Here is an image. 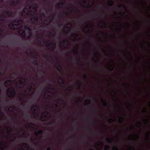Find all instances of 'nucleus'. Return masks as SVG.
<instances>
[{
    "label": "nucleus",
    "instance_id": "7ed1b4c3",
    "mask_svg": "<svg viewBox=\"0 0 150 150\" xmlns=\"http://www.w3.org/2000/svg\"><path fill=\"white\" fill-rule=\"evenodd\" d=\"M68 29L69 30L68 32H66V34L68 35H69H69H70L71 37L73 38L72 39V40L73 41L75 42L77 41L78 38L79 36V35L76 34L75 33L71 32L70 31V29L69 28V27H68Z\"/></svg>",
    "mask_w": 150,
    "mask_h": 150
},
{
    "label": "nucleus",
    "instance_id": "4468645a",
    "mask_svg": "<svg viewBox=\"0 0 150 150\" xmlns=\"http://www.w3.org/2000/svg\"><path fill=\"white\" fill-rule=\"evenodd\" d=\"M57 70L59 72H60L62 69L61 65L59 64H57V66L56 67Z\"/></svg>",
    "mask_w": 150,
    "mask_h": 150
},
{
    "label": "nucleus",
    "instance_id": "bb28decb",
    "mask_svg": "<svg viewBox=\"0 0 150 150\" xmlns=\"http://www.w3.org/2000/svg\"><path fill=\"white\" fill-rule=\"evenodd\" d=\"M98 55V53L97 52H96L93 55L95 57H97Z\"/></svg>",
    "mask_w": 150,
    "mask_h": 150
},
{
    "label": "nucleus",
    "instance_id": "0e129e2a",
    "mask_svg": "<svg viewBox=\"0 0 150 150\" xmlns=\"http://www.w3.org/2000/svg\"><path fill=\"white\" fill-rule=\"evenodd\" d=\"M93 100H94V101L95 102H96L97 103V101L94 98H93Z\"/></svg>",
    "mask_w": 150,
    "mask_h": 150
},
{
    "label": "nucleus",
    "instance_id": "1a4fd4ad",
    "mask_svg": "<svg viewBox=\"0 0 150 150\" xmlns=\"http://www.w3.org/2000/svg\"><path fill=\"white\" fill-rule=\"evenodd\" d=\"M56 38L58 40L59 42H60L65 43V42H68V40L62 39V40H61L60 38L57 36L56 37Z\"/></svg>",
    "mask_w": 150,
    "mask_h": 150
},
{
    "label": "nucleus",
    "instance_id": "9b49d317",
    "mask_svg": "<svg viewBox=\"0 0 150 150\" xmlns=\"http://www.w3.org/2000/svg\"><path fill=\"white\" fill-rule=\"evenodd\" d=\"M14 121L15 122V123L18 127H19V126L21 125V123L20 122V119H18L16 118L14 119Z\"/></svg>",
    "mask_w": 150,
    "mask_h": 150
},
{
    "label": "nucleus",
    "instance_id": "dca6fc26",
    "mask_svg": "<svg viewBox=\"0 0 150 150\" xmlns=\"http://www.w3.org/2000/svg\"><path fill=\"white\" fill-rule=\"evenodd\" d=\"M100 101L102 103L103 106L105 107H107V104L106 102L104 100L101 99L100 100Z\"/></svg>",
    "mask_w": 150,
    "mask_h": 150
},
{
    "label": "nucleus",
    "instance_id": "aec40b11",
    "mask_svg": "<svg viewBox=\"0 0 150 150\" xmlns=\"http://www.w3.org/2000/svg\"><path fill=\"white\" fill-rule=\"evenodd\" d=\"M33 9V10H36L37 8V5L36 4H34V6H32Z\"/></svg>",
    "mask_w": 150,
    "mask_h": 150
},
{
    "label": "nucleus",
    "instance_id": "c9c22d12",
    "mask_svg": "<svg viewBox=\"0 0 150 150\" xmlns=\"http://www.w3.org/2000/svg\"><path fill=\"white\" fill-rule=\"evenodd\" d=\"M112 120L111 119H109L108 120V122L109 123H111L112 122Z\"/></svg>",
    "mask_w": 150,
    "mask_h": 150
},
{
    "label": "nucleus",
    "instance_id": "13d9d810",
    "mask_svg": "<svg viewBox=\"0 0 150 150\" xmlns=\"http://www.w3.org/2000/svg\"><path fill=\"white\" fill-rule=\"evenodd\" d=\"M15 74L17 75V76H19V74L18 73H15Z\"/></svg>",
    "mask_w": 150,
    "mask_h": 150
},
{
    "label": "nucleus",
    "instance_id": "603ef678",
    "mask_svg": "<svg viewBox=\"0 0 150 150\" xmlns=\"http://www.w3.org/2000/svg\"><path fill=\"white\" fill-rule=\"evenodd\" d=\"M146 112V108H144V110H143V112Z\"/></svg>",
    "mask_w": 150,
    "mask_h": 150
},
{
    "label": "nucleus",
    "instance_id": "a18cd8bd",
    "mask_svg": "<svg viewBox=\"0 0 150 150\" xmlns=\"http://www.w3.org/2000/svg\"><path fill=\"white\" fill-rule=\"evenodd\" d=\"M54 122H50L49 123V125H51L53 126L54 125Z\"/></svg>",
    "mask_w": 150,
    "mask_h": 150
},
{
    "label": "nucleus",
    "instance_id": "39448f33",
    "mask_svg": "<svg viewBox=\"0 0 150 150\" xmlns=\"http://www.w3.org/2000/svg\"><path fill=\"white\" fill-rule=\"evenodd\" d=\"M39 17L37 16H34L31 19V23L32 24L34 25H36L39 19Z\"/></svg>",
    "mask_w": 150,
    "mask_h": 150
},
{
    "label": "nucleus",
    "instance_id": "3c124183",
    "mask_svg": "<svg viewBox=\"0 0 150 150\" xmlns=\"http://www.w3.org/2000/svg\"><path fill=\"white\" fill-rule=\"evenodd\" d=\"M78 62V60L77 59H76L75 60V62Z\"/></svg>",
    "mask_w": 150,
    "mask_h": 150
},
{
    "label": "nucleus",
    "instance_id": "6e6552de",
    "mask_svg": "<svg viewBox=\"0 0 150 150\" xmlns=\"http://www.w3.org/2000/svg\"><path fill=\"white\" fill-rule=\"evenodd\" d=\"M14 21L17 23V26L22 25L23 23V21L21 19H15Z\"/></svg>",
    "mask_w": 150,
    "mask_h": 150
},
{
    "label": "nucleus",
    "instance_id": "423d86ee",
    "mask_svg": "<svg viewBox=\"0 0 150 150\" xmlns=\"http://www.w3.org/2000/svg\"><path fill=\"white\" fill-rule=\"evenodd\" d=\"M14 62L16 64L21 65L22 64L23 61L21 59L17 57L14 60Z\"/></svg>",
    "mask_w": 150,
    "mask_h": 150
},
{
    "label": "nucleus",
    "instance_id": "49530a36",
    "mask_svg": "<svg viewBox=\"0 0 150 150\" xmlns=\"http://www.w3.org/2000/svg\"><path fill=\"white\" fill-rule=\"evenodd\" d=\"M33 6H29V7H28V8L30 10H31L32 9H33V8H32Z\"/></svg>",
    "mask_w": 150,
    "mask_h": 150
},
{
    "label": "nucleus",
    "instance_id": "c85d7f7f",
    "mask_svg": "<svg viewBox=\"0 0 150 150\" xmlns=\"http://www.w3.org/2000/svg\"><path fill=\"white\" fill-rule=\"evenodd\" d=\"M106 141L108 143H110L111 142V140L110 139H108L107 138H106Z\"/></svg>",
    "mask_w": 150,
    "mask_h": 150
},
{
    "label": "nucleus",
    "instance_id": "2eb2a0df",
    "mask_svg": "<svg viewBox=\"0 0 150 150\" xmlns=\"http://www.w3.org/2000/svg\"><path fill=\"white\" fill-rule=\"evenodd\" d=\"M101 27L102 28H106V25L105 23L103 21H101Z\"/></svg>",
    "mask_w": 150,
    "mask_h": 150
},
{
    "label": "nucleus",
    "instance_id": "a878e982",
    "mask_svg": "<svg viewBox=\"0 0 150 150\" xmlns=\"http://www.w3.org/2000/svg\"><path fill=\"white\" fill-rule=\"evenodd\" d=\"M110 148V146L108 145H107L105 147L104 149L105 150H109V149Z\"/></svg>",
    "mask_w": 150,
    "mask_h": 150
},
{
    "label": "nucleus",
    "instance_id": "cd10ccee",
    "mask_svg": "<svg viewBox=\"0 0 150 150\" xmlns=\"http://www.w3.org/2000/svg\"><path fill=\"white\" fill-rule=\"evenodd\" d=\"M90 109L92 111H96V109L95 108H94L92 107H90Z\"/></svg>",
    "mask_w": 150,
    "mask_h": 150
},
{
    "label": "nucleus",
    "instance_id": "69168bd1",
    "mask_svg": "<svg viewBox=\"0 0 150 150\" xmlns=\"http://www.w3.org/2000/svg\"><path fill=\"white\" fill-rule=\"evenodd\" d=\"M41 117L42 118H44V117L43 116V115H41Z\"/></svg>",
    "mask_w": 150,
    "mask_h": 150
},
{
    "label": "nucleus",
    "instance_id": "79ce46f5",
    "mask_svg": "<svg viewBox=\"0 0 150 150\" xmlns=\"http://www.w3.org/2000/svg\"><path fill=\"white\" fill-rule=\"evenodd\" d=\"M46 57L49 59L51 58V57L49 56L48 54H47L46 55Z\"/></svg>",
    "mask_w": 150,
    "mask_h": 150
},
{
    "label": "nucleus",
    "instance_id": "58836bf2",
    "mask_svg": "<svg viewBox=\"0 0 150 150\" xmlns=\"http://www.w3.org/2000/svg\"><path fill=\"white\" fill-rule=\"evenodd\" d=\"M122 8H124L125 10H126V7L124 5H122Z\"/></svg>",
    "mask_w": 150,
    "mask_h": 150
},
{
    "label": "nucleus",
    "instance_id": "e433bc0d",
    "mask_svg": "<svg viewBox=\"0 0 150 150\" xmlns=\"http://www.w3.org/2000/svg\"><path fill=\"white\" fill-rule=\"evenodd\" d=\"M114 67H112V68L111 69H110V68H108V70H109L110 71H112V70H114Z\"/></svg>",
    "mask_w": 150,
    "mask_h": 150
},
{
    "label": "nucleus",
    "instance_id": "4c0bfd02",
    "mask_svg": "<svg viewBox=\"0 0 150 150\" xmlns=\"http://www.w3.org/2000/svg\"><path fill=\"white\" fill-rule=\"evenodd\" d=\"M103 35V33H101L100 34V33H98L97 34L99 36V38H101V37H100V35Z\"/></svg>",
    "mask_w": 150,
    "mask_h": 150
},
{
    "label": "nucleus",
    "instance_id": "a211bd4d",
    "mask_svg": "<svg viewBox=\"0 0 150 150\" xmlns=\"http://www.w3.org/2000/svg\"><path fill=\"white\" fill-rule=\"evenodd\" d=\"M2 30L0 29V38H4L5 35L2 33Z\"/></svg>",
    "mask_w": 150,
    "mask_h": 150
},
{
    "label": "nucleus",
    "instance_id": "20e7f679",
    "mask_svg": "<svg viewBox=\"0 0 150 150\" xmlns=\"http://www.w3.org/2000/svg\"><path fill=\"white\" fill-rule=\"evenodd\" d=\"M19 33L21 35L22 38L23 39H29L32 35H27L25 33V31L22 29L19 30Z\"/></svg>",
    "mask_w": 150,
    "mask_h": 150
},
{
    "label": "nucleus",
    "instance_id": "37998d69",
    "mask_svg": "<svg viewBox=\"0 0 150 150\" xmlns=\"http://www.w3.org/2000/svg\"><path fill=\"white\" fill-rule=\"evenodd\" d=\"M50 35H52V36H54L55 35V34H53L52 32H50Z\"/></svg>",
    "mask_w": 150,
    "mask_h": 150
},
{
    "label": "nucleus",
    "instance_id": "f257e3e1",
    "mask_svg": "<svg viewBox=\"0 0 150 150\" xmlns=\"http://www.w3.org/2000/svg\"><path fill=\"white\" fill-rule=\"evenodd\" d=\"M11 47H10V104H11V98L12 97H15L16 96V91L14 89H13V91H11ZM11 107L10 105V121L11 119ZM11 122H10V150H11V132L12 130V129L11 127Z\"/></svg>",
    "mask_w": 150,
    "mask_h": 150
},
{
    "label": "nucleus",
    "instance_id": "f8f14e48",
    "mask_svg": "<svg viewBox=\"0 0 150 150\" xmlns=\"http://www.w3.org/2000/svg\"><path fill=\"white\" fill-rule=\"evenodd\" d=\"M65 5V4L63 2H59L57 3L56 5L55 6L56 8H59Z\"/></svg>",
    "mask_w": 150,
    "mask_h": 150
},
{
    "label": "nucleus",
    "instance_id": "9d476101",
    "mask_svg": "<svg viewBox=\"0 0 150 150\" xmlns=\"http://www.w3.org/2000/svg\"><path fill=\"white\" fill-rule=\"evenodd\" d=\"M83 47H150V46H84Z\"/></svg>",
    "mask_w": 150,
    "mask_h": 150
},
{
    "label": "nucleus",
    "instance_id": "412c9836",
    "mask_svg": "<svg viewBox=\"0 0 150 150\" xmlns=\"http://www.w3.org/2000/svg\"><path fill=\"white\" fill-rule=\"evenodd\" d=\"M60 80L62 81V82H60L58 81V83H61L62 84L64 85L65 83L63 79L62 78H60Z\"/></svg>",
    "mask_w": 150,
    "mask_h": 150
},
{
    "label": "nucleus",
    "instance_id": "bf43d9fd",
    "mask_svg": "<svg viewBox=\"0 0 150 150\" xmlns=\"http://www.w3.org/2000/svg\"><path fill=\"white\" fill-rule=\"evenodd\" d=\"M11 21H10V30L11 29Z\"/></svg>",
    "mask_w": 150,
    "mask_h": 150
},
{
    "label": "nucleus",
    "instance_id": "ddd939ff",
    "mask_svg": "<svg viewBox=\"0 0 150 150\" xmlns=\"http://www.w3.org/2000/svg\"><path fill=\"white\" fill-rule=\"evenodd\" d=\"M21 2V1L13 0V4L15 6H17V5L19 4Z\"/></svg>",
    "mask_w": 150,
    "mask_h": 150
},
{
    "label": "nucleus",
    "instance_id": "4d7b16f0",
    "mask_svg": "<svg viewBox=\"0 0 150 150\" xmlns=\"http://www.w3.org/2000/svg\"><path fill=\"white\" fill-rule=\"evenodd\" d=\"M25 9L26 10H28V8L27 7H25V8H24V10H25ZM23 11H24V10H23Z\"/></svg>",
    "mask_w": 150,
    "mask_h": 150
},
{
    "label": "nucleus",
    "instance_id": "680f3d73",
    "mask_svg": "<svg viewBox=\"0 0 150 150\" xmlns=\"http://www.w3.org/2000/svg\"><path fill=\"white\" fill-rule=\"evenodd\" d=\"M131 140H132L133 141H135V139H134V138L131 139Z\"/></svg>",
    "mask_w": 150,
    "mask_h": 150
},
{
    "label": "nucleus",
    "instance_id": "8fccbe9b",
    "mask_svg": "<svg viewBox=\"0 0 150 150\" xmlns=\"http://www.w3.org/2000/svg\"><path fill=\"white\" fill-rule=\"evenodd\" d=\"M7 15L8 16H9V11H8L7 12Z\"/></svg>",
    "mask_w": 150,
    "mask_h": 150
},
{
    "label": "nucleus",
    "instance_id": "5701e85b",
    "mask_svg": "<svg viewBox=\"0 0 150 150\" xmlns=\"http://www.w3.org/2000/svg\"><path fill=\"white\" fill-rule=\"evenodd\" d=\"M0 18L2 21H3L5 18V16L4 15H0Z\"/></svg>",
    "mask_w": 150,
    "mask_h": 150
},
{
    "label": "nucleus",
    "instance_id": "5fc2aeb1",
    "mask_svg": "<svg viewBox=\"0 0 150 150\" xmlns=\"http://www.w3.org/2000/svg\"><path fill=\"white\" fill-rule=\"evenodd\" d=\"M47 150H51V148L49 147L47 148Z\"/></svg>",
    "mask_w": 150,
    "mask_h": 150
},
{
    "label": "nucleus",
    "instance_id": "6e6d98bb",
    "mask_svg": "<svg viewBox=\"0 0 150 150\" xmlns=\"http://www.w3.org/2000/svg\"><path fill=\"white\" fill-rule=\"evenodd\" d=\"M33 63V64H36V65H37V62H36V61H35Z\"/></svg>",
    "mask_w": 150,
    "mask_h": 150
},
{
    "label": "nucleus",
    "instance_id": "0eeeda50",
    "mask_svg": "<svg viewBox=\"0 0 150 150\" xmlns=\"http://www.w3.org/2000/svg\"><path fill=\"white\" fill-rule=\"evenodd\" d=\"M36 108H38V107L36 105H33V106L31 108L32 110H33L34 112L33 113V116H35V115L36 116H38V114L35 112L36 111Z\"/></svg>",
    "mask_w": 150,
    "mask_h": 150
},
{
    "label": "nucleus",
    "instance_id": "09e8293b",
    "mask_svg": "<svg viewBox=\"0 0 150 150\" xmlns=\"http://www.w3.org/2000/svg\"><path fill=\"white\" fill-rule=\"evenodd\" d=\"M130 147L132 149V150H134V148L133 146H131Z\"/></svg>",
    "mask_w": 150,
    "mask_h": 150
},
{
    "label": "nucleus",
    "instance_id": "c03bdc74",
    "mask_svg": "<svg viewBox=\"0 0 150 150\" xmlns=\"http://www.w3.org/2000/svg\"><path fill=\"white\" fill-rule=\"evenodd\" d=\"M83 78L85 79H86L87 78V75L86 74H84L83 75Z\"/></svg>",
    "mask_w": 150,
    "mask_h": 150
},
{
    "label": "nucleus",
    "instance_id": "4be33fe9",
    "mask_svg": "<svg viewBox=\"0 0 150 150\" xmlns=\"http://www.w3.org/2000/svg\"><path fill=\"white\" fill-rule=\"evenodd\" d=\"M25 30H30L31 29L28 26H25Z\"/></svg>",
    "mask_w": 150,
    "mask_h": 150
},
{
    "label": "nucleus",
    "instance_id": "f704fd0d",
    "mask_svg": "<svg viewBox=\"0 0 150 150\" xmlns=\"http://www.w3.org/2000/svg\"><path fill=\"white\" fill-rule=\"evenodd\" d=\"M16 86L18 88H21V86L17 82L16 83Z\"/></svg>",
    "mask_w": 150,
    "mask_h": 150
},
{
    "label": "nucleus",
    "instance_id": "c756f323",
    "mask_svg": "<svg viewBox=\"0 0 150 150\" xmlns=\"http://www.w3.org/2000/svg\"><path fill=\"white\" fill-rule=\"evenodd\" d=\"M111 38L112 39H114L115 38V35L114 34H111Z\"/></svg>",
    "mask_w": 150,
    "mask_h": 150
},
{
    "label": "nucleus",
    "instance_id": "774afa93",
    "mask_svg": "<svg viewBox=\"0 0 150 150\" xmlns=\"http://www.w3.org/2000/svg\"><path fill=\"white\" fill-rule=\"evenodd\" d=\"M146 121L147 123L148 122V120L147 119H146Z\"/></svg>",
    "mask_w": 150,
    "mask_h": 150
},
{
    "label": "nucleus",
    "instance_id": "052dcab7",
    "mask_svg": "<svg viewBox=\"0 0 150 150\" xmlns=\"http://www.w3.org/2000/svg\"><path fill=\"white\" fill-rule=\"evenodd\" d=\"M119 23L120 24V27H121L122 26V24L120 22H119Z\"/></svg>",
    "mask_w": 150,
    "mask_h": 150
},
{
    "label": "nucleus",
    "instance_id": "de8ad7c7",
    "mask_svg": "<svg viewBox=\"0 0 150 150\" xmlns=\"http://www.w3.org/2000/svg\"><path fill=\"white\" fill-rule=\"evenodd\" d=\"M21 133H20L19 132H18L17 134H16V135L18 136L19 137H20V136H18V135L19 134H21Z\"/></svg>",
    "mask_w": 150,
    "mask_h": 150
},
{
    "label": "nucleus",
    "instance_id": "b1692460",
    "mask_svg": "<svg viewBox=\"0 0 150 150\" xmlns=\"http://www.w3.org/2000/svg\"><path fill=\"white\" fill-rule=\"evenodd\" d=\"M119 123H122L123 122V118L122 117H120V119L118 120Z\"/></svg>",
    "mask_w": 150,
    "mask_h": 150
},
{
    "label": "nucleus",
    "instance_id": "a19ab883",
    "mask_svg": "<svg viewBox=\"0 0 150 150\" xmlns=\"http://www.w3.org/2000/svg\"><path fill=\"white\" fill-rule=\"evenodd\" d=\"M44 74H46L44 72H42L40 74V75H44Z\"/></svg>",
    "mask_w": 150,
    "mask_h": 150
},
{
    "label": "nucleus",
    "instance_id": "2f4dec72",
    "mask_svg": "<svg viewBox=\"0 0 150 150\" xmlns=\"http://www.w3.org/2000/svg\"><path fill=\"white\" fill-rule=\"evenodd\" d=\"M28 33L29 35H32V30L31 29L30 30H28Z\"/></svg>",
    "mask_w": 150,
    "mask_h": 150
},
{
    "label": "nucleus",
    "instance_id": "473e14b6",
    "mask_svg": "<svg viewBox=\"0 0 150 150\" xmlns=\"http://www.w3.org/2000/svg\"><path fill=\"white\" fill-rule=\"evenodd\" d=\"M113 150H118V149L116 146H115L113 149Z\"/></svg>",
    "mask_w": 150,
    "mask_h": 150
},
{
    "label": "nucleus",
    "instance_id": "338daca9",
    "mask_svg": "<svg viewBox=\"0 0 150 150\" xmlns=\"http://www.w3.org/2000/svg\"><path fill=\"white\" fill-rule=\"evenodd\" d=\"M45 112H44V113L43 114V115H45V117H47V116H46V115H45Z\"/></svg>",
    "mask_w": 150,
    "mask_h": 150
},
{
    "label": "nucleus",
    "instance_id": "72a5a7b5",
    "mask_svg": "<svg viewBox=\"0 0 150 150\" xmlns=\"http://www.w3.org/2000/svg\"><path fill=\"white\" fill-rule=\"evenodd\" d=\"M88 39L90 40H93V39L92 38V36H88Z\"/></svg>",
    "mask_w": 150,
    "mask_h": 150
},
{
    "label": "nucleus",
    "instance_id": "393cba45",
    "mask_svg": "<svg viewBox=\"0 0 150 150\" xmlns=\"http://www.w3.org/2000/svg\"><path fill=\"white\" fill-rule=\"evenodd\" d=\"M109 1L110 2V3L108 4V5L110 6H113V2L112 0H111Z\"/></svg>",
    "mask_w": 150,
    "mask_h": 150
},
{
    "label": "nucleus",
    "instance_id": "f3484780",
    "mask_svg": "<svg viewBox=\"0 0 150 150\" xmlns=\"http://www.w3.org/2000/svg\"><path fill=\"white\" fill-rule=\"evenodd\" d=\"M43 132L42 130H40L38 131V132H36L35 133V134L36 136H37L38 134H41Z\"/></svg>",
    "mask_w": 150,
    "mask_h": 150
},
{
    "label": "nucleus",
    "instance_id": "864d4df0",
    "mask_svg": "<svg viewBox=\"0 0 150 150\" xmlns=\"http://www.w3.org/2000/svg\"><path fill=\"white\" fill-rule=\"evenodd\" d=\"M149 133H148L147 134V139L148 140V138L149 137Z\"/></svg>",
    "mask_w": 150,
    "mask_h": 150
},
{
    "label": "nucleus",
    "instance_id": "f03ea898",
    "mask_svg": "<svg viewBox=\"0 0 150 150\" xmlns=\"http://www.w3.org/2000/svg\"><path fill=\"white\" fill-rule=\"evenodd\" d=\"M36 41L40 43H41L43 40L44 42H45L48 44H50L51 42V40H46L43 39V36L42 35L37 34L36 35Z\"/></svg>",
    "mask_w": 150,
    "mask_h": 150
},
{
    "label": "nucleus",
    "instance_id": "7c9ffc66",
    "mask_svg": "<svg viewBox=\"0 0 150 150\" xmlns=\"http://www.w3.org/2000/svg\"><path fill=\"white\" fill-rule=\"evenodd\" d=\"M11 0H10V17L11 16V14H12V12H11V8H10L11 6Z\"/></svg>",
    "mask_w": 150,
    "mask_h": 150
},
{
    "label": "nucleus",
    "instance_id": "6ab92c4d",
    "mask_svg": "<svg viewBox=\"0 0 150 150\" xmlns=\"http://www.w3.org/2000/svg\"><path fill=\"white\" fill-rule=\"evenodd\" d=\"M28 127L30 128L34 125V124L33 123H30V124H27Z\"/></svg>",
    "mask_w": 150,
    "mask_h": 150
},
{
    "label": "nucleus",
    "instance_id": "e2e57ef3",
    "mask_svg": "<svg viewBox=\"0 0 150 150\" xmlns=\"http://www.w3.org/2000/svg\"><path fill=\"white\" fill-rule=\"evenodd\" d=\"M61 25H61V24H59V23H58V26H59V27H60V26H61Z\"/></svg>",
    "mask_w": 150,
    "mask_h": 150
},
{
    "label": "nucleus",
    "instance_id": "ea45409f",
    "mask_svg": "<svg viewBox=\"0 0 150 150\" xmlns=\"http://www.w3.org/2000/svg\"><path fill=\"white\" fill-rule=\"evenodd\" d=\"M17 100L20 101H23V99L21 98H19L18 99H17Z\"/></svg>",
    "mask_w": 150,
    "mask_h": 150
}]
</instances>
